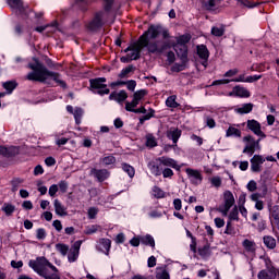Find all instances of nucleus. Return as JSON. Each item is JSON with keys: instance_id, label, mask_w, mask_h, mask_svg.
Listing matches in <instances>:
<instances>
[{"instance_id": "f257e3e1", "label": "nucleus", "mask_w": 279, "mask_h": 279, "mask_svg": "<svg viewBox=\"0 0 279 279\" xmlns=\"http://www.w3.org/2000/svg\"><path fill=\"white\" fill-rule=\"evenodd\" d=\"M28 69L33 71L27 74V80L31 82H47L51 78L62 88H66V83L60 78V74L47 70L37 59H34L33 63H28Z\"/></svg>"}, {"instance_id": "f03ea898", "label": "nucleus", "mask_w": 279, "mask_h": 279, "mask_svg": "<svg viewBox=\"0 0 279 279\" xmlns=\"http://www.w3.org/2000/svg\"><path fill=\"white\" fill-rule=\"evenodd\" d=\"M28 266L35 274H38L45 279H60V274H58V268L49 262L48 258L41 256L36 259H31Z\"/></svg>"}, {"instance_id": "7ed1b4c3", "label": "nucleus", "mask_w": 279, "mask_h": 279, "mask_svg": "<svg viewBox=\"0 0 279 279\" xmlns=\"http://www.w3.org/2000/svg\"><path fill=\"white\" fill-rule=\"evenodd\" d=\"M140 43L142 47L147 48L148 53H154L155 56H160L165 53L167 49H171L173 44L169 39L165 40H149L145 35L140 37Z\"/></svg>"}, {"instance_id": "20e7f679", "label": "nucleus", "mask_w": 279, "mask_h": 279, "mask_svg": "<svg viewBox=\"0 0 279 279\" xmlns=\"http://www.w3.org/2000/svg\"><path fill=\"white\" fill-rule=\"evenodd\" d=\"M90 88L96 90V95H110V89H108V85H106V77H98L89 81Z\"/></svg>"}, {"instance_id": "39448f33", "label": "nucleus", "mask_w": 279, "mask_h": 279, "mask_svg": "<svg viewBox=\"0 0 279 279\" xmlns=\"http://www.w3.org/2000/svg\"><path fill=\"white\" fill-rule=\"evenodd\" d=\"M264 263L266 265V269H263L258 272L257 278L258 279H276L278 276V272L276 271V268L271 265V259L265 257Z\"/></svg>"}, {"instance_id": "423d86ee", "label": "nucleus", "mask_w": 279, "mask_h": 279, "mask_svg": "<svg viewBox=\"0 0 279 279\" xmlns=\"http://www.w3.org/2000/svg\"><path fill=\"white\" fill-rule=\"evenodd\" d=\"M223 202L225 204L221 205L218 210L221 213L223 217H228V213H230V208L234 206V194L230 191H226L223 193Z\"/></svg>"}, {"instance_id": "0eeeda50", "label": "nucleus", "mask_w": 279, "mask_h": 279, "mask_svg": "<svg viewBox=\"0 0 279 279\" xmlns=\"http://www.w3.org/2000/svg\"><path fill=\"white\" fill-rule=\"evenodd\" d=\"M243 143H246L243 154H248V156H254V151L260 149V145L252 137V135L244 136Z\"/></svg>"}, {"instance_id": "6e6552de", "label": "nucleus", "mask_w": 279, "mask_h": 279, "mask_svg": "<svg viewBox=\"0 0 279 279\" xmlns=\"http://www.w3.org/2000/svg\"><path fill=\"white\" fill-rule=\"evenodd\" d=\"M143 49L144 46L143 44H141V39H138L137 44H132L124 50V52L128 53V51H131L130 53H128L129 58L131 60H138V58H141V51H143Z\"/></svg>"}, {"instance_id": "1a4fd4ad", "label": "nucleus", "mask_w": 279, "mask_h": 279, "mask_svg": "<svg viewBox=\"0 0 279 279\" xmlns=\"http://www.w3.org/2000/svg\"><path fill=\"white\" fill-rule=\"evenodd\" d=\"M104 19H106V12H98V13H96L94 20L92 22H89V24L87 25V28L90 32H97V29L102 27Z\"/></svg>"}, {"instance_id": "9d476101", "label": "nucleus", "mask_w": 279, "mask_h": 279, "mask_svg": "<svg viewBox=\"0 0 279 279\" xmlns=\"http://www.w3.org/2000/svg\"><path fill=\"white\" fill-rule=\"evenodd\" d=\"M146 95H147V90L145 89H140L135 92L133 95V100L131 102L125 104V110H132V108H136V106L141 104V100H143Z\"/></svg>"}, {"instance_id": "9b49d317", "label": "nucleus", "mask_w": 279, "mask_h": 279, "mask_svg": "<svg viewBox=\"0 0 279 279\" xmlns=\"http://www.w3.org/2000/svg\"><path fill=\"white\" fill-rule=\"evenodd\" d=\"M157 160L160 167H169L170 169H175V171H180V169H182V166H180L178 161L173 158L162 156L159 157Z\"/></svg>"}, {"instance_id": "f8f14e48", "label": "nucleus", "mask_w": 279, "mask_h": 279, "mask_svg": "<svg viewBox=\"0 0 279 279\" xmlns=\"http://www.w3.org/2000/svg\"><path fill=\"white\" fill-rule=\"evenodd\" d=\"M82 247V240L74 242L71 248L68 251L69 263H75L80 258V248Z\"/></svg>"}, {"instance_id": "ddd939ff", "label": "nucleus", "mask_w": 279, "mask_h": 279, "mask_svg": "<svg viewBox=\"0 0 279 279\" xmlns=\"http://www.w3.org/2000/svg\"><path fill=\"white\" fill-rule=\"evenodd\" d=\"M265 163V159L260 155H254L251 159V171L253 173H260L263 171V165Z\"/></svg>"}, {"instance_id": "4468645a", "label": "nucleus", "mask_w": 279, "mask_h": 279, "mask_svg": "<svg viewBox=\"0 0 279 279\" xmlns=\"http://www.w3.org/2000/svg\"><path fill=\"white\" fill-rule=\"evenodd\" d=\"M268 210L272 228H277L279 230V205L269 206Z\"/></svg>"}, {"instance_id": "2eb2a0df", "label": "nucleus", "mask_w": 279, "mask_h": 279, "mask_svg": "<svg viewBox=\"0 0 279 279\" xmlns=\"http://www.w3.org/2000/svg\"><path fill=\"white\" fill-rule=\"evenodd\" d=\"M247 128L255 134L256 136H259L260 138H266L267 135L260 130V123L256 120H248L247 121Z\"/></svg>"}, {"instance_id": "dca6fc26", "label": "nucleus", "mask_w": 279, "mask_h": 279, "mask_svg": "<svg viewBox=\"0 0 279 279\" xmlns=\"http://www.w3.org/2000/svg\"><path fill=\"white\" fill-rule=\"evenodd\" d=\"M66 110L70 114H73L76 125H80V123H82V117H84V109L80 107L73 109V106L68 105Z\"/></svg>"}, {"instance_id": "f3484780", "label": "nucleus", "mask_w": 279, "mask_h": 279, "mask_svg": "<svg viewBox=\"0 0 279 279\" xmlns=\"http://www.w3.org/2000/svg\"><path fill=\"white\" fill-rule=\"evenodd\" d=\"M90 175H94L98 180V182H105V180H108L110 178V172L106 169H92Z\"/></svg>"}, {"instance_id": "a211bd4d", "label": "nucleus", "mask_w": 279, "mask_h": 279, "mask_svg": "<svg viewBox=\"0 0 279 279\" xmlns=\"http://www.w3.org/2000/svg\"><path fill=\"white\" fill-rule=\"evenodd\" d=\"M161 32L162 27L153 25L142 36H146L148 40H156V37L160 36Z\"/></svg>"}, {"instance_id": "6ab92c4d", "label": "nucleus", "mask_w": 279, "mask_h": 279, "mask_svg": "<svg viewBox=\"0 0 279 279\" xmlns=\"http://www.w3.org/2000/svg\"><path fill=\"white\" fill-rule=\"evenodd\" d=\"M111 247L112 241H110V239L102 238L99 240L98 250L102 252V254H106V256H109Z\"/></svg>"}, {"instance_id": "aec40b11", "label": "nucleus", "mask_w": 279, "mask_h": 279, "mask_svg": "<svg viewBox=\"0 0 279 279\" xmlns=\"http://www.w3.org/2000/svg\"><path fill=\"white\" fill-rule=\"evenodd\" d=\"M174 51L182 62H186V58L189 56V48L186 45L175 44Z\"/></svg>"}, {"instance_id": "412c9836", "label": "nucleus", "mask_w": 279, "mask_h": 279, "mask_svg": "<svg viewBox=\"0 0 279 279\" xmlns=\"http://www.w3.org/2000/svg\"><path fill=\"white\" fill-rule=\"evenodd\" d=\"M19 154V148L16 146H0V156H5L7 158H10L12 156H16Z\"/></svg>"}, {"instance_id": "4be33fe9", "label": "nucleus", "mask_w": 279, "mask_h": 279, "mask_svg": "<svg viewBox=\"0 0 279 279\" xmlns=\"http://www.w3.org/2000/svg\"><path fill=\"white\" fill-rule=\"evenodd\" d=\"M109 99L110 101H118V104H121L128 99V93L125 90L113 92L109 95Z\"/></svg>"}, {"instance_id": "5701e85b", "label": "nucleus", "mask_w": 279, "mask_h": 279, "mask_svg": "<svg viewBox=\"0 0 279 279\" xmlns=\"http://www.w3.org/2000/svg\"><path fill=\"white\" fill-rule=\"evenodd\" d=\"M242 246L247 254H256V242L254 240H243Z\"/></svg>"}, {"instance_id": "b1692460", "label": "nucleus", "mask_w": 279, "mask_h": 279, "mask_svg": "<svg viewBox=\"0 0 279 279\" xmlns=\"http://www.w3.org/2000/svg\"><path fill=\"white\" fill-rule=\"evenodd\" d=\"M229 97H250V92L245 89V87L235 86L231 93H229Z\"/></svg>"}, {"instance_id": "393cba45", "label": "nucleus", "mask_w": 279, "mask_h": 279, "mask_svg": "<svg viewBox=\"0 0 279 279\" xmlns=\"http://www.w3.org/2000/svg\"><path fill=\"white\" fill-rule=\"evenodd\" d=\"M262 77L263 75H253L245 77L244 74H242L239 77L231 80V82H244L247 84H252L254 82H258V80H260Z\"/></svg>"}, {"instance_id": "a878e982", "label": "nucleus", "mask_w": 279, "mask_h": 279, "mask_svg": "<svg viewBox=\"0 0 279 279\" xmlns=\"http://www.w3.org/2000/svg\"><path fill=\"white\" fill-rule=\"evenodd\" d=\"M48 32L50 34H53V32L58 31V22H53L50 25H44V26H37L35 28V32H38L39 34H43V32Z\"/></svg>"}, {"instance_id": "bb28decb", "label": "nucleus", "mask_w": 279, "mask_h": 279, "mask_svg": "<svg viewBox=\"0 0 279 279\" xmlns=\"http://www.w3.org/2000/svg\"><path fill=\"white\" fill-rule=\"evenodd\" d=\"M156 278L157 279H171V275L167 269V266H160L156 268Z\"/></svg>"}, {"instance_id": "cd10ccee", "label": "nucleus", "mask_w": 279, "mask_h": 279, "mask_svg": "<svg viewBox=\"0 0 279 279\" xmlns=\"http://www.w3.org/2000/svg\"><path fill=\"white\" fill-rule=\"evenodd\" d=\"M185 173L189 175V178H192V182H202V173H199L198 170L187 168L185 169Z\"/></svg>"}, {"instance_id": "c85d7f7f", "label": "nucleus", "mask_w": 279, "mask_h": 279, "mask_svg": "<svg viewBox=\"0 0 279 279\" xmlns=\"http://www.w3.org/2000/svg\"><path fill=\"white\" fill-rule=\"evenodd\" d=\"M53 206H54L56 215H58L59 217H66L68 215L66 207H64L62 203H60L58 199H54Z\"/></svg>"}, {"instance_id": "c756f323", "label": "nucleus", "mask_w": 279, "mask_h": 279, "mask_svg": "<svg viewBox=\"0 0 279 279\" xmlns=\"http://www.w3.org/2000/svg\"><path fill=\"white\" fill-rule=\"evenodd\" d=\"M141 243H142V245H147L148 247H151L153 250L156 248V240H154L151 234L142 235Z\"/></svg>"}, {"instance_id": "7c9ffc66", "label": "nucleus", "mask_w": 279, "mask_h": 279, "mask_svg": "<svg viewBox=\"0 0 279 279\" xmlns=\"http://www.w3.org/2000/svg\"><path fill=\"white\" fill-rule=\"evenodd\" d=\"M182 136V131L180 129H171L168 131V138L174 143V145L180 141V137Z\"/></svg>"}, {"instance_id": "2f4dec72", "label": "nucleus", "mask_w": 279, "mask_h": 279, "mask_svg": "<svg viewBox=\"0 0 279 279\" xmlns=\"http://www.w3.org/2000/svg\"><path fill=\"white\" fill-rule=\"evenodd\" d=\"M254 105L252 104H244L241 107L234 108V112L236 114H250V112L253 110Z\"/></svg>"}, {"instance_id": "473e14b6", "label": "nucleus", "mask_w": 279, "mask_h": 279, "mask_svg": "<svg viewBox=\"0 0 279 279\" xmlns=\"http://www.w3.org/2000/svg\"><path fill=\"white\" fill-rule=\"evenodd\" d=\"M263 241H264V245H266L268 250H276V238L271 235H265L263 238Z\"/></svg>"}, {"instance_id": "72a5a7b5", "label": "nucleus", "mask_w": 279, "mask_h": 279, "mask_svg": "<svg viewBox=\"0 0 279 279\" xmlns=\"http://www.w3.org/2000/svg\"><path fill=\"white\" fill-rule=\"evenodd\" d=\"M197 53L202 60H208L209 52L208 48L205 45L197 46Z\"/></svg>"}, {"instance_id": "f704fd0d", "label": "nucleus", "mask_w": 279, "mask_h": 279, "mask_svg": "<svg viewBox=\"0 0 279 279\" xmlns=\"http://www.w3.org/2000/svg\"><path fill=\"white\" fill-rule=\"evenodd\" d=\"M226 136L227 138H230V136H235V138H241V130L234 126H229L226 132Z\"/></svg>"}, {"instance_id": "c9c22d12", "label": "nucleus", "mask_w": 279, "mask_h": 279, "mask_svg": "<svg viewBox=\"0 0 279 279\" xmlns=\"http://www.w3.org/2000/svg\"><path fill=\"white\" fill-rule=\"evenodd\" d=\"M260 180L264 184V191L265 193H267V182H269V180H271V171L269 170H265L262 174H260ZM266 185V186H265Z\"/></svg>"}, {"instance_id": "e433bc0d", "label": "nucleus", "mask_w": 279, "mask_h": 279, "mask_svg": "<svg viewBox=\"0 0 279 279\" xmlns=\"http://www.w3.org/2000/svg\"><path fill=\"white\" fill-rule=\"evenodd\" d=\"M100 162L105 167H108L110 165H114V162H117V158H114V156H112V155H107V156L100 158Z\"/></svg>"}, {"instance_id": "4c0bfd02", "label": "nucleus", "mask_w": 279, "mask_h": 279, "mask_svg": "<svg viewBox=\"0 0 279 279\" xmlns=\"http://www.w3.org/2000/svg\"><path fill=\"white\" fill-rule=\"evenodd\" d=\"M15 210L16 207L10 203H4L2 206V213H4L7 217H10Z\"/></svg>"}, {"instance_id": "58836bf2", "label": "nucleus", "mask_w": 279, "mask_h": 279, "mask_svg": "<svg viewBox=\"0 0 279 279\" xmlns=\"http://www.w3.org/2000/svg\"><path fill=\"white\" fill-rule=\"evenodd\" d=\"M221 5V0H208L205 4L206 10L213 11L217 10Z\"/></svg>"}, {"instance_id": "ea45409f", "label": "nucleus", "mask_w": 279, "mask_h": 279, "mask_svg": "<svg viewBox=\"0 0 279 279\" xmlns=\"http://www.w3.org/2000/svg\"><path fill=\"white\" fill-rule=\"evenodd\" d=\"M7 3L12 8V10H22L23 8L22 0H7Z\"/></svg>"}, {"instance_id": "a19ab883", "label": "nucleus", "mask_w": 279, "mask_h": 279, "mask_svg": "<svg viewBox=\"0 0 279 279\" xmlns=\"http://www.w3.org/2000/svg\"><path fill=\"white\" fill-rule=\"evenodd\" d=\"M122 170L124 173H128L129 178H134L136 170H134V167L128 165V163H122Z\"/></svg>"}, {"instance_id": "79ce46f5", "label": "nucleus", "mask_w": 279, "mask_h": 279, "mask_svg": "<svg viewBox=\"0 0 279 279\" xmlns=\"http://www.w3.org/2000/svg\"><path fill=\"white\" fill-rule=\"evenodd\" d=\"M3 88L8 92L9 95H12V92L14 88H16V82L14 81H9L3 83Z\"/></svg>"}, {"instance_id": "37998d69", "label": "nucleus", "mask_w": 279, "mask_h": 279, "mask_svg": "<svg viewBox=\"0 0 279 279\" xmlns=\"http://www.w3.org/2000/svg\"><path fill=\"white\" fill-rule=\"evenodd\" d=\"M54 141L58 147H62V145H66L69 143V137H60V134H54Z\"/></svg>"}, {"instance_id": "c03bdc74", "label": "nucleus", "mask_w": 279, "mask_h": 279, "mask_svg": "<svg viewBox=\"0 0 279 279\" xmlns=\"http://www.w3.org/2000/svg\"><path fill=\"white\" fill-rule=\"evenodd\" d=\"M158 142H156V137L151 134L146 135V147H156Z\"/></svg>"}, {"instance_id": "a18cd8bd", "label": "nucleus", "mask_w": 279, "mask_h": 279, "mask_svg": "<svg viewBox=\"0 0 279 279\" xmlns=\"http://www.w3.org/2000/svg\"><path fill=\"white\" fill-rule=\"evenodd\" d=\"M132 71H134V65H129L121 71V73L118 75V77L123 80V78L128 77V75H130V73H132Z\"/></svg>"}, {"instance_id": "49530a36", "label": "nucleus", "mask_w": 279, "mask_h": 279, "mask_svg": "<svg viewBox=\"0 0 279 279\" xmlns=\"http://www.w3.org/2000/svg\"><path fill=\"white\" fill-rule=\"evenodd\" d=\"M211 34L213 36L221 37L223 36V34H226V28H223V26H220V27L214 26L211 28Z\"/></svg>"}, {"instance_id": "de8ad7c7", "label": "nucleus", "mask_w": 279, "mask_h": 279, "mask_svg": "<svg viewBox=\"0 0 279 279\" xmlns=\"http://www.w3.org/2000/svg\"><path fill=\"white\" fill-rule=\"evenodd\" d=\"M56 250L58 251V252H60V254L62 255V256H66V254H69V245H66V244H57L56 245Z\"/></svg>"}, {"instance_id": "09e8293b", "label": "nucleus", "mask_w": 279, "mask_h": 279, "mask_svg": "<svg viewBox=\"0 0 279 279\" xmlns=\"http://www.w3.org/2000/svg\"><path fill=\"white\" fill-rule=\"evenodd\" d=\"M229 221H239V208L236 206L230 211Z\"/></svg>"}, {"instance_id": "8fccbe9b", "label": "nucleus", "mask_w": 279, "mask_h": 279, "mask_svg": "<svg viewBox=\"0 0 279 279\" xmlns=\"http://www.w3.org/2000/svg\"><path fill=\"white\" fill-rule=\"evenodd\" d=\"M153 195L154 197H157V199H162V197H165V191L158 186H155L153 187Z\"/></svg>"}, {"instance_id": "3c124183", "label": "nucleus", "mask_w": 279, "mask_h": 279, "mask_svg": "<svg viewBox=\"0 0 279 279\" xmlns=\"http://www.w3.org/2000/svg\"><path fill=\"white\" fill-rule=\"evenodd\" d=\"M240 5H243V8H256L258 5V2H251L250 0H236Z\"/></svg>"}, {"instance_id": "603ef678", "label": "nucleus", "mask_w": 279, "mask_h": 279, "mask_svg": "<svg viewBox=\"0 0 279 279\" xmlns=\"http://www.w3.org/2000/svg\"><path fill=\"white\" fill-rule=\"evenodd\" d=\"M99 230V226L97 225H89L85 228L84 233L85 234H95Z\"/></svg>"}, {"instance_id": "864d4df0", "label": "nucleus", "mask_w": 279, "mask_h": 279, "mask_svg": "<svg viewBox=\"0 0 279 279\" xmlns=\"http://www.w3.org/2000/svg\"><path fill=\"white\" fill-rule=\"evenodd\" d=\"M12 184V191L13 193H16V191H19V186H21V184H23V179H13L11 181Z\"/></svg>"}, {"instance_id": "5fc2aeb1", "label": "nucleus", "mask_w": 279, "mask_h": 279, "mask_svg": "<svg viewBox=\"0 0 279 279\" xmlns=\"http://www.w3.org/2000/svg\"><path fill=\"white\" fill-rule=\"evenodd\" d=\"M191 40V35H182L178 37L177 45H186Z\"/></svg>"}, {"instance_id": "6e6d98bb", "label": "nucleus", "mask_w": 279, "mask_h": 279, "mask_svg": "<svg viewBox=\"0 0 279 279\" xmlns=\"http://www.w3.org/2000/svg\"><path fill=\"white\" fill-rule=\"evenodd\" d=\"M166 106L168 108H178V102L175 101V96H170L166 100Z\"/></svg>"}, {"instance_id": "4d7b16f0", "label": "nucleus", "mask_w": 279, "mask_h": 279, "mask_svg": "<svg viewBox=\"0 0 279 279\" xmlns=\"http://www.w3.org/2000/svg\"><path fill=\"white\" fill-rule=\"evenodd\" d=\"M183 63H174L173 65H172V68H171V71L173 72V73H180V71H184V69H185V64H184V62H186V61H182Z\"/></svg>"}, {"instance_id": "13d9d810", "label": "nucleus", "mask_w": 279, "mask_h": 279, "mask_svg": "<svg viewBox=\"0 0 279 279\" xmlns=\"http://www.w3.org/2000/svg\"><path fill=\"white\" fill-rule=\"evenodd\" d=\"M150 171L153 173V175H162V170H160V166H156V165H153L150 166Z\"/></svg>"}, {"instance_id": "bf43d9fd", "label": "nucleus", "mask_w": 279, "mask_h": 279, "mask_svg": "<svg viewBox=\"0 0 279 279\" xmlns=\"http://www.w3.org/2000/svg\"><path fill=\"white\" fill-rule=\"evenodd\" d=\"M205 123H206L207 128H210V130H213V128L217 126V122H215V119H213L210 117L205 118Z\"/></svg>"}, {"instance_id": "052dcab7", "label": "nucleus", "mask_w": 279, "mask_h": 279, "mask_svg": "<svg viewBox=\"0 0 279 279\" xmlns=\"http://www.w3.org/2000/svg\"><path fill=\"white\" fill-rule=\"evenodd\" d=\"M36 238L38 239V241H43L47 238V231H45V229H37Z\"/></svg>"}, {"instance_id": "680f3d73", "label": "nucleus", "mask_w": 279, "mask_h": 279, "mask_svg": "<svg viewBox=\"0 0 279 279\" xmlns=\"http://www.w3.org/2000/svg\"><path fill=\"white\" fill-rule=\"evenodd\" d=\"M97 213H99V209H97V207H90L88 209V218L95 219V217H97Z\"/></svg>"}, {"instance_id": "e2e57ef3", "label": "nucleus", "mask_w": 279, "mask_h": 279, "mask_svg": "<svg viewBox=\"0 0 279 279\" xmlns=\"http://www.w3.org/2000/svg\"><path fill=\"white\" fill-rule=\"evenodd\" d=\"M247 191H250L251 193H254V191H256L257 189V184L256 181L251 180L247 185H246Z\"/></svg>"}, {"instance_id": "0e129e2a", "label": "nucleus", "mask_w": 279, "mask_h": 279, "mask_svg": "<svg viewBox=\"0 0 279 279\" xmlns=\"http://www.w3.org/2000/svg\"><path fill=\"white\" fill-rule=\"evenodd\" d=\"M161 174L163 175V178H173V170L171 168H165L161 171Z\"/></svg>"}, {"instance_id": "69168bd1", "label": "nucleus", "mask_w": 279, "mask_h": 279, "mask_svg": "<svg viewBox=\"0 0 279 279\" xmlns=\"http://www.w3.org/2000/svg\"><path fill=\"white\" fill-rule=\"evenodd\" d=\"M211 184L216 187L219 189L221 186V178L220 177H214L210 179Z\"/></svg>"}, {"instance_id": "338daca9", "label": "nucleus", "mask_w": 279, "mask_h": 279, "mask_svg": "<svg viewBox=\"0 0 279 279\" xmlns=\"http://www.w3.org/2000/svg\"><path fill=\"white\" fill-rule=\"evenodd\" d=\"M130 245H132V247H138V245H141V236H134L131 239Z\"/></svg>"}, {"instance_id": "774afa93", "label": "nucleus", "mask_w": 279, "mask_h": 279, "mask_svg": "<svg viewBox=\"0 0 279 279\" xmlns=\"http://www.w3.org/2000/svg\"><path fill=\"white\" fill-rule=\"evenodd\" d=\"M59 189L61 193H66V191L69 190V183L66 181H60Z\"/></svg>"}]
</instances>
